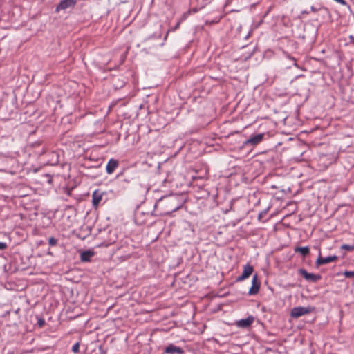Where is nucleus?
I'll use <instances>...</instances> for the list:
<instances>
[{
	"instance_id": "obj_12",
	"label": "nucleus",
	"mask_w": 354,
	"mask_h": 354,
	"mask_svg": "<svg viewBox=\"0 0 354 354\" xmlns=\"http://www.w3.org/2000/svg\"><path fill=\"white\" fill-rule=\"evenodd\" d=\"M95 253L91 250L84 251L80 254V260L82 262H89L91 257L94 256Z\"/></svg>"
},
{
	"instance_id": "obj_25",
	"label": "nucleus",
	"mask_w": 354,
	"mask_h": 354,
	"mask_svg": "<svg viewBox=\"0 0 354 354\" xmlns=\"http://www.w3.org/2000/svg\"><path fill=\"white\" fill-rule=\"evenodd\" d=\"M349 38L352 42H354V37L353 35H351Z\"/></svg>"
},
{
	"instance_id": "obj_2",
	"label": "nucleus",
	"mask_w": 354,
	"mask_h": 354,
	"mask_svg": "<svg viewBox=\"0 0 354 354\" xmlns=\"http://www.w3.org/2000/svg\"><path fill=\"white\" fill-rule=\"evenodd\" d=\"M265 133H258L252 136L243 142V146L255 147L260 144L264 139Z\"/></svg>"
},
{
	"instance_id": "obj_5",
	"label": "nucleus",
	"mask_w": 354,
	"mask_h": 354,
	"mask_svg": "<svg viewBox=\"0 0 354 354\" xmlns=\"http://www.w3.org/2000/svg\"><path fill=\"white\" fill-rule=\"evenodd\" d=\"M299 273L305 278L307 281L312 282H317L321 279V276L319 274H315L313 273H308L305 269H299Z\"/></svg>"
},
{
	"instance_id": "obj_23",
	"label": "nucleus",
	"mask_w": 354,
	"mask_h": 354,
	"mask_svg": "<svg viewBox=\"0 0 354 354\" xmlns=\"http://www.w3.org/2000/svg\"><path fill=\"white\" fill-rule=\"evenodd\" d=\"M290 59L294 62V66H295L296 67H298L295 59L294 57H290Z\"/></svg>"
},
{
	"instance_id": "obj_1",
	"label": "nucleus",
	"mask_w": 354,
	"mask_h": 354,
	"mask_svg": "<svg viewBox=\"0 0 354 354\" xmlns=\"http://www.w3.org/2000/svg\"><path fill=\"white\" fill-rule=\"evenodd\" d=\"M315 310V307L308 306H299L295 307L291 309L290 316L292 318H299L303 315L309 314Z\"/></svg>"
},
{
	"instance_id": "obj_26",
	"label": "nucleus",
	"mask_w": 354,
	"mask_h": 354,
	"mask_svg": "<svg viewBox=\"0 0 354 354\" xmlns=\"http://www.w3.org/2000/svg\"><path fill=\"white\" fill-rule=\"evenodd\" d=\"M176 208H174V209H171V212H173V211L176 210Z\"/></svg>"
},
{
	"instance_id": "obj_10",
	"label": "nucleus",
	"mask_w": 354,
	"mask_h": 354,
	"mask_svg": "<svg viewBox=\"0 0 354 354\" xmlns=\"http://www.w3.org/2000/svg\"><path fill=\"white\" fill-rule=\"evenodd\" d=\"M119 166V162L118 160L111 158L108 162L106 167V173L109 174H111L114 172L115 169Z\"/></svg>"
},
{
	"instance_id": "obj_3",
	"label": "nucleus",
	"mask_w": 354,
	"mask_h": 354,
	"mask_svg": "<svg viewBox=\"0 0 354 354\" xmlns=\"http://www.w3.org/2000/svg\"><path fill=\"white\" fill-rule=\"evenodd\" d=\"M337 259H338V257L336 255H333V256H330V257H322V254H321V252L319 251V255L316 260L315 263H316V266L318 267V266H320L322 265H326V264L330 263L331 262L336 261Z\"/></svg>"
},
{
	"instance_id": "obj_20",
	"label": "nucleus",
	"mask_w": 354,
	"mask_h": 354,
	"mask_svg": "<svg viewBox=\"0 0 354 354\" xmlns=\"http://www.w3.org/2000/svg\"><path fill=\"white\" fill-rule=\"evenodd\" d=\"M7 248V244L4 242H0V250H3Z\"/></svg>"
},
{
	"instance_id": "obj_14",
	"label": "nucleus",
	"mask_w": 354,
	"mask_h": 354,
	"mask_svg": "<svg viewBox=\"0 0 354 354\" xmlns=\"http://www.w3.org/2000/svg\"><path fill=\"white\" fill-rule=\"evenodd\" d=\"M341 249L347 251H353L354 250V245H348V244H343L341 246Z\"/></svg>"
},
{
	"instance_id": "obj_22",
	"label": "nucleus",
	"mask_w": 354,
	"mask_h": 354,
	"mask_svg": "<svg viewBox=\"0 0 354 354\" xmlns=\"http://www.w3.org/2000/svg\"><path fill=\"white\" fill-rule=\"evenodd\" d=\"M310 10H311V11H313V12H317V11H318V10H319V9H318V8H315V6H312L310 7Z\"/></svg>"
},
{
	"instance_id": "obj_9",
	"label": "nucleus",
	"mask_w": 354,
	"mask_h": 354,
	"mask_svg": "<svg viewBox=\"0 0 354 354\" xmlns=\"http://www.w3.org/2000/svg\"><path fill=\"white\" fill-rule=\"evenodd\" d=\"M254 318L253 316H248L245 319H242L236 322V326L239 328H246L249 327L253 322Z\"/></svg>"
},
{
	"instance_id": "obj_4",
	"label": "nucleus",
	"mask_w": 354,
	"mask_h": 354,
	"mask_svg": "<svg viewBox=\"0 0 354 354\" xmlns=\"http://www.w3.org/2000/svg\"><path fill=\"white\" fill-rule=\"evenodd\" d=\"M76 0H62L55 8L56 12H59L61 10H66L69 8L75 7Z\"/></svg>"
},
{
	"instance_id": "obj_7",
	"label": "nucleus",
	"mask_w": 354,
	"mask_h": 354,
	"mask_svg": "<svg viewBox=\"0 0 354 354\" xmlns=\"http://www.w3.org/2000/svg\"><path fill=\"white\" fill-rule=\"evenodd\" d=\"M184 352L181 347L176 346L172 344H169L164 349V353L165 354H183Z\"/></svg>"
},
{
	"instance_id": "obj_18",
	"label": "nucleus",
	"mask_w": 354,
	"mask_h": 354,
	"mask_svg": "<svg viewBox=\"0 0 354 354\" xmlns=\"http://www.w3.org/2000/svg\"><path fill=\"white\" fill-rule=\"evenodd\" d=\"M344 274L348 278L354 277V272L353 271H346Z\"/></svg>"
},
{
	"instance_id": "obj_17",
	"label": "nucleus",
	"mask_w": 354,
	"mask_h": 354,
	"mask_svg": "<svg viewBox=\"0 0 354 354\" xmlns=\"http://www.w3.org/2000/svg\"><path fill=\"white\" fill-rule=\"evenodd\" d=\"M37 324L39 327L44 326L45 324V320L43 318L38 317L37 318Z\"/></svg>"
},
{
	"instance_id": "obj_6",
	"label": "nucleus",
	"mask_w": 354,
	"mask_h": 354,
	"mask_svg": "<svg viewBox=\"0 0 354 354\" xmlns=\"http://www.w3.org/2000/svg\"><path fill=\"white\" fill-rule=\"evenodd\" d=\"M261 286L260 281L258 280L257 274H254L252 277V286L249 290L248 294L250 295H254L259 292Z\"/></svg>"
},
{
	"instance_id": "obj_21",
	"label": "nucleus",
	"mask_w": 354,
	"mask_h": 354,
	"mask_svg": "<svg viewBox=\"0 0 354 354\" xmlns=\"http://www.w3.org/2000/svg\"><path fill=\"white\" fill-rule=\"evenodd\" d=\"M335 1L336 2H337V3H340V4H342V5H344V6H345V5H346V4H347V3H346V1L345 0H335Z\"/></svg>"
},
{
	"instance_id": "obj_19",
	"label": "nucleus",
	"mask_w": 354,
	"mask_h": 354,
	"mask_svg": "<svg viewBox=\"0 0 354 354\" xmlns=\"http://www.w3.org/2000/svg\"><path fill=\"white\" fill-rule=\"evenodd\" d=\"M79 348H80V344L79 343H76L75 344L73 347H72V351L74 352V353H77L79 351Z\"/></svg>"
},
{
	"instance_id": "obj_27",
	"label": "nucleus",
	"mask_w": 354,
	"mask_h": 354,
	"mask_svg": "<svg viewBox=\"0 0 354 354\" xmlns=\"http://www.w3.org/2000/svg\"><path fill=\"white\" fill-rule=\"evenodd\" d=\"M303 13H306V14H308V12H307V11H304V12H303Z\"/></svg>"
},
{
	"instance_id": "obj_11",
	"label": "nucleus",
	"mask_w": 354,
	"mask_h": 354,
	"mask_svg": "<svg viewBox=\"0 0 354 354\" xmlns=\"http://www.w3.org/2000/svg\"><path fill=\"white\" fill-rule=\"evenodd\" d=\"M103 193L100 190H95L92 195V203L94 207H97L99 203L102 199Z\"/></svg>"
},
{
	"instance_id": "obj_15",
	"label": "nucleus",
	"mask_w": 354,
	"mask_h": 354,
	"mask_svg": "<svg viewBox=\"0 0 354 354\" xmlns=\"http://www.w3.org/2000/svg\"><path fill=\"white\" fill-rule=\"evenodd\" d=\"M48 243L50 246H55L57 243V239L54 237H50L48 239Z\"/></svg>"
},
{
	"instance_id": "obj_13",
	"label": "nucleus",
	"mask_w": 354,
	"mask_h": 354,
	"mask_svg": "<svg viewBox=\"0 0 354 354\" xmlns=\"http://www.w3.org/2000/svg\"><path fill=\"white\" fill-rule=\"evenodd\" d=\"M295 251L296 252H299L302 256L306 257L310 252V249L308 247H296L295 248Z\"/></svg>"
},
{
	"instance_id": "obj_16",
	"label": "nucleus",
	"mask_w": 354,
	"mask_h": 354,
	"mask_svg": "<svg viewBox=\"0 0 354 354\" xmlns=\"http://www.w3.org/2000/svg\"><path fill=\"white\" fill-rule=\"evenodd\" d=\"M221 18H222V16H219V17H216L214 20H212L211 21H207V23L210 24H217L221 21Z\"/></svg>"
},
{
	"instance_id": "obj_8",
	"label": "nucleus",
	"mask_w": 354,
	"mask_h": 354,
	"mask_svg": "<svg viewBox=\"0 0 354 354\" xmlns=\"http://www.w3.org/2000/svg\"><path fill=\"white\" fill-rule=\"evenodd\" d=\"M254 268L249 263L246 264L243 268V272L241 275L238 277L236 281H242L248 278L253 272Z\"/></svg>"
},
{
	"instance_id": "obj_24",
	"label": "nucleus",
	"mask_w": 354,
	"mask_h": 354,
	"mask_svg": "<svg viewBox=\"0 0 354 354\" xmlns=\"http://www.w3.org/2000/svg\"><path fill=\"white\" fill-rule=\"evenodd\" d=\"M180 21H178L176 25L175 26V28H174V30H176L177 28H179L180 26Z\"/></svg>"
}]
</instances>
